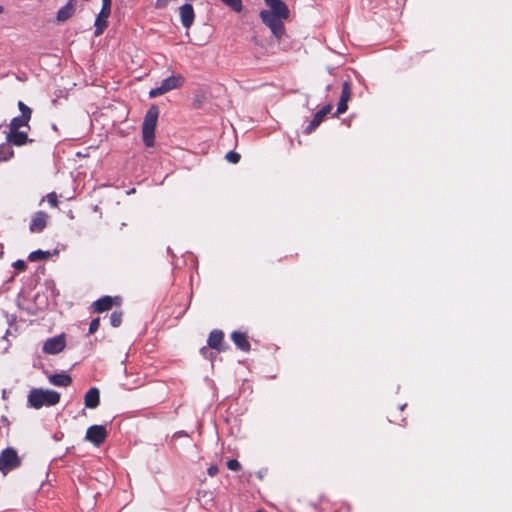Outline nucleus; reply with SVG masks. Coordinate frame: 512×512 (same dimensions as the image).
Wrapping results in <instances>:
<instances>
[{
  "label": "nucleus",
  "instance_id": "nucleus-23",
  "mask_svg": "<svg viewBox=\"0 0 512 512\" xmlns=\"http://www.w3.org/2000/svg\"><path fill=\"white\" fill-rule=\"evenodd\" d=\"M122 312L121 311H114L110 315V324L113 327H119L122 323Z\"/></svg>",
  "mask_w": 512,
  "mask_h": 512
},
{
  "label": "nucleus",
  "instance_id": "nucleus-5",
  "mask_svg": "<svg viewBox=\"0 0 512 512\" xmlns=\"http://www.w3.org/2000/svg\"><path fill=\"white\" fill-rule=\"evenodd\" d=\"M184 78L181 75H171L162 80L160 86L149 91L150 98H156L182 86Z\"/></svg>",
  "mask_w": 512,
  "mask_h": 512
},
{
  "label": "nucleus",
  "instance_id": "nucleus-3",
  "mask_svg": "<svg viewBox=\"0 0 512 512\" xmlns=\"http://www.w3.org/2000/svg\"><path fill=\"white\" fill-rule=\"evenodd\" d=\"M159 116V109L156 105H152L145 114L142 124L143 142L147 147L154 145L155 128Z\"/></svg>",
  "mask_w": 512,
  "mask_h": 512
},
{
  "label": "nucleus",
  "instance_id": "nucleus-37",
  "mask_svg": "<svg viewBox=\"0 0 512 512\" xmlns=\"http://www.w3.org/2000/svg\"><path fill=\"white\" fill-rule=\"evenodd\" d=\"M178 435L182 436V435H186V434L184 432H178V433L175 434V436H178Z\"/></svg>",
  "mask_w": 512,
  "mask_h": 512
},
{
  "label": "nucleus",
  "instance_id": "nucleus-11",
  "mask_svg": "<svg viewBox=\"0 0 512 512\" xmlns=\"http://www.w3.org/2000/svg\"><path fill=\"white\" fill-rule=\"evenodd\" d=\"M332 109L331 104H327L323 106L313 117V119L310 121V123L305 127L304 133L310 134L312 133L323 121L325 116L330 113Z\"/></svg>",
  "mask_w": 512,
  "mask_h": 512
},
{
  "label": "nucleus",
  "instance_id": "nucleus-28",
  "mask_svg": "<svg viewBox=\"0 0 512 512\" xmlns=\"http://www.w3.org/2000/svg\"><path fill=\"white\" fill-rule=\"evenodd\" d=\"M99 324H100V319L99 318H95L93 319L91 322H90V325H89V329H88V333L89 334H93L95 333L98 328H99Z\"/></svg>",
  "mask_w": 512,
  "mask_h": 512
},
{
  "label": "nucleus",
  "instance_id": "nucleus-1",
  "mask_svg": "<svg viewBox=\"0 0 512 512\" xmlns=\"http://www.w3.org/2000/svg\"><path fill=\"white\" fill-rule=\"evenodd\" d=\"M269 10H262L259 14L261 21L270 28L272 34L280 40L285 34L283 20L289 18L290 11L282 0H264Z\"/></svg>",
  "mask_w": 512,
  "mask_h": 512
},
{
  "label": "nucleus",
  "instance_id": "nucleus-7",
  "mask_svg": "<svg viewBox=\"0 0 512 512\" xmlns=\"http://www.w3.org/2000/svg\"><path fill=\"white\" fill-rule=\"evenodd\" d=\"M20 465L19 457L13 448H6L0 454V470H12Z\"/></svg>",
  "mask_w": 512,
  "mask_h": 512
},
{
  "label": "nucleus",
  "instance_id": "nucleus-9",
  "mask_svg": "<svg viewBox=\"0 0 512 512\" xmlns=\"http://www.w3.org/2000/svg\"><path fill=\"white\" fill-rule=\"evenodd\" d=\"M107 430L103 425H92L90 426L85 435V439L95 446H100L107 438Z\"/></svg>",
  "mask_w": 512,
  "mask_h": 512
},
{
  "label": "nucleus",
  "instance_id": "nucleus-27",
  "mask_svg": "<svg viewBox=\"0 0 512 512\" xmlns=\"http://www.w3.org/2000/svg\"><path fill=\"white\" fill-rule=\"evenodd\" d=\"M227 468L232 471H239L241 468V465L238 460L230 459L227 461Z\"/></svg>",
  "mask_w": 512,
  "mask_h": 512
},
{
  "label": "nucleus",
  "instance_id": "nucleus-6",
  "mask_svg": "<svg viewBox=\"0 0 512 512\" xmlns=\"http://www.w3.org/2000/svg\"><path fill=\"white\" fill-rule=\"evenodd\" d=\"M111 13V0H102V8L95 20V36H100L107 27V19Z\"/></svg>",
  "mask_w": 512,
  "mask_h": 512
},
{
  "label": "nucleus",
  "instance_id": "nucleus-38",
  "mask_svg": "<svg viewBox=\"0 0 512 512\" xmlns=\"http://www.w3.org/2000/svg\"><path fill=\"white\" fill-rule=\"evenodd\" d=\"M3 11H4V8H3V6H2V5H0V14H2V13H3Z\"/></svg>",
  "mask_w": 512,
  "mask_h": 512
},
{
  "label": "nucleus",
  "instance_id": "nucleus-32",
  "mask_svg": "<svg viewBox=\"0 0 512 512\" xmlns=\"http://www.w3.org/2000/svg\"><path fill=\"white\" fill-rule=\"evenodd\" d=\"M207 473L209 476L211 477H214L217 475L218 473V467L217 466H210L208 469H207Z\"/></svg>",
  "mask_w": 512,
  "mask_h": 512
},
{
  "label": "nucleus",
  "instance_id": "nucleus-26",
  "mask_svg": "<svg viewBox=\"0 0 512 512\" xmlns=\"http://www.w3.org/2000/svg\"><path fill=\"white\" fill-rule=\"evenodd\" d=\"M348 109V103L339 99L337 110L334 116H338L339 114L345 113Z\"/></svg>",
  "mask_w": 512,
  "mask_h": 512
},
{
  "label": "nucleus",
  "instance_id": "nucleus-17",
  "mask_svg": "<svg viewBox=\"0 0 512 512\" xmlns=\"http://www.w3.org/2000/svg\"><path fill=\"white\" fill-rule=\"evenodd\" d=\"M231 338L234 344L237 346V348L240 349L241 351L247 352L250 350V343L244 333L234 331L231 334Z\"/></svg>",
  "mask_w": 512,
  "mask_h": 512
},
{
  "label": "nucleus",
  "instance_id": "nucleus-2",
  "mask_svg": "<svg viewBox=\"0 0 512 512\" xmlns=\"http://www.w3.org/2000/svg\"><path fill=\"white\" fill-rule=\"evenodd\" d=\"M30 117L27 113L24 112V115H20L18 117H14L9 125V132L7 134V141L16 146H21L28 141V133L24 131H20L21 127H29L28 122Z\"/></svg>",
  "mask_w": 512,
  "mask_h": 512
},
{
  "label": "nucleus",
  "instance_id": "nucleus-21",
  "mask_svg": "<svg viewBox=\"0 0 512 512\" xmlns=\"http://www.w3.org/2000/svg\"><path fill=\"white\" fill-rule=\"evenodd\" d=\"M351 94H352L351 85H350V83L348 81H345L342 84V91H341L340 100L345 101V102L348 103V101L351 98Z\"/></svg>",
  "mask_w": 512,
  "mask_h": 512
},
{
  "label": "nucleus",
  "instance_id": "nucleus-22",
  "mask_svg": "<svg viewBox=\"0 0 512 512\" xmlns=\"http://www.w3.org/2000/svg\"><path fill=\"white\" fill-rule=\"evenodd\" d=\"M225 5L230 7L235 12H241L243 5L242 0H221Z\"/></svg>",
  "mask_w": 512,
  "mask_h": 512
},
{
  "label": "nucleus",
  "instance_id": "nucleus-14",
  "mask_svg": "<svg viewBox=\"0 0 512 512\" xmlns=\"http://www.w3.org/2000/svg\"><path fill=\"white\" fill-rule=\"evenodd\" d=\"M224 334L221 330H213L207 340V345L211 349L222 351V342Z\"/></svg>",
  "mask_w": 512,
  "mask_h": 512
},
{
  "label": "nucleus",
  "instance_id": "nucleus-34",
  "mask_svg": "<svg viewBox=\"0 0 512 512\" xmlns=\"http://www.w3.org/2000/svg\"><path fill=\"white\" fill-rule=\"evenodd\" d=\"M200 353L204 356V357H208V353H209V350L207 347H202L200 349Z\"/></svg>",
  "mask_w": 512,
  "mask_h": 512
},
{
  "label": "nucleus",
  "instance_id": "nucleus-15",
  "mask_svg": "<svg viewBox=\"0 0 512 512\" xmlns=\"http://www.w3.org/2000/svg\"><path fill=\"white\" fill-rule=\"evenodd\" d=\"M48 379L52 385L59 387H67L72 383L71 376L65 372L51 374L48 376Z\"/></svg>",
  "mask_w": 512,
  "mask_h": 512
},
{
  "label": "nucleus",
  "instance_id": "nucleus-10",
  "mask_svg": "<svg viewBox=\"0 0 512 512\" xmlns=\"http://www.w3.org/2000/svg\"><path fill=\"white\" fill-rule=\"evenodd\" d=\"M120 302L121 298L118 296H103L96 300L95 302H93V308L95 312L102 313L110 310L113 307V305H119Z\"/></svg>",
  "mask_w": 512,
  "mask_h": 512
},
{
  "label": "nucleus",
  "instance_id": "nucleus-25",
  "mask_svg": "<svg viewBox=\"0 0 512 512\" xmlns=\"http://www.w3.org/2000/svg\"><path fill=\"white\" fill-rule=\"evenodd\" d=\"M225 158L228 162H230L232 164H237L240 160V154L235 151H229L225 155Z\"/></svg>",
  "mask_w": 512,
  "mask_h": 512
},
{
  "label": "nucleus",
  "instance_id": "nucleus-16",
  "mask_svg": "<svg viewBox=\"0 0 512 512\" xmlns=\"http://www.w3.org/2000/svg\"><path fill=\"white\" fill-rule=\"evenodd\" d=\"M100 402V393L99 390L95 387L90 388L84 397V403L87 408L94 409L99 405Z\"/></svg>",
  "mask_w": 512,
  "mask_h": 512
},
{
  "label": "nucleus",
  "instance_id": "nucleus-4",
  "mask_svg": "<svg viewBox=\"0 0 512 512\" xmlns=\"http://www.w3.org/2000/svg\"><path fill=\"white\" fill-rule=\"evenodd\" d=\"M60 393L51 389L34 388V409L50 407L59 403Z\"/></svg>",
  "mask_w": 512,
  "mask_h": 512
},
{
  "label": "nucleus",
  "instance_id": "nucleus-29",
  "mask_svg": "<svg viewBox=\"0 0 512 512\" xmlns=\"http://www.w3.org/2000/svg\"><path fill=\"white\" fill-rule=\"evenodd\" d=\"M13 267L18 271H23L26 269L27 265L23 260H17L13 263Z\"/></svg>",
  "mask_w": 512,
  "mask_h": 512
},
{
  "label": "nucleus",
  "instance_id": "nucleus-13",
  "mask_svg": "<svg viewBox=\"0 0 512 512\" xmlns=\"http://www.w3.org/2000/svg\"><path fill=\"white\" fill-rule=\"evenodd\" d=\"M75 13V1L69 0L64 6H62L56 15L58 22H65Z\"/></svg>",
  "mask_w": 512,
  "mask_h": 512
},
{
  "label": "nucleus",
  "instance_id": "nucleus-19",
  "mask_svg": "<svg viewBox=\"0 0 512 512\" xmlns=\"http://www.w3.org/2000/svg\"><path fill=\"white\" fill-rule=\"evenodd\" d=\"M58 254H59V250L57 248L53 249L52 251H50V250L44 251L41 249L34 250V262L46 260V259H49L52 257H57Z\"/></svg>",
  "mask_w": 512,
  "mask_h": 512
},
{
  "label": "nucleus",
  "instance_id": "nucleus-24",
  "mask_svg": "<svg viewBox=\"0 0 512 512\" xmlns=\"http://www.w3.org/2000/svg\"><path fill=\"white\" fill-rule=\"evenodd\" d=\"M46 200L51 207H57L58 205V196L55 192L48 193L44 198H42V202Z\"/></svg>",
  "mask_w": 512,
  "mask_h": 512
},
{
  "label": "nucleus",
  "instance_id": "nucleus-31",
  "mask_svg": "<svg viewBox=\"0 0 512 512\" xmlns=\"http://www.w3.org/2000/svg\"><path fill=\"white\" fill-rule=\"evenodd\" d=\"M172 0H156L155 7L158 9L165 8Z\"/></svg>",
  "mask_w": 512,
  "mask_h": 512
},
{
  "label": "nucleus",
  "instance_id": "nucleus-36",
  "mask_svg": "<svg viewBox=\"0 0 512 512\" xmlns=\"http://www.w3.org/2000/svg\"><path fill=\"white\" fill-rule=\"evenodd\" d=\"M27 259H28L29 261H32V252L27 256Z\"/></svg>",
  "mask_w": 512,
  "mask_h": 512
},
{
  "label": "nucleus",
  "instance_id": "nucleus-20",
  "mask_svg": "<svg viewBox=\"0 0 512 512\" xmlns=\"http://www.w3.org/2000/svg\"><path fill=\"white\" fill-rule=\"evenodd\" d=\"M11 144L8 141L7 143L0 144V161H7L13 156Z\"/></svg>",
  "mask_w": 512,
  "mask_h": 512
},
{
  "label": "nucleus",
  "instance_id": "nucleus-12",
  "mask_svg": "<svg viewBox=\"0 0 512 512\" xmlns=\"http://www.w3.org/2000/svg\"><path fill=\"white\" fill-rule=\"evenodd\" d=\"M179 10L182 25L187 29L190 28L195 17L193 6L186 3L183 4Z\"/></svg>",
  "mask_w": 512,
  "mask_h": 512
},
{
  "label": "nucleus",
  "instance_id": "nucleus-33",
  "mask_svg": "<svg viewBox=\"0 0 512 512\" xmlns=\"http://www.w3.org/2000/svg\"><path fill=\"white\" fill-rule=\"evenodd\" d=\"M32 401H33V398H32V390H30L27 394V405L29 407H32Z\"/></svg>",
  "mask_w": 512,
  "mask_h": 512
},
{
  "label": "nucleus",
  "instance_id": "nucleus-30",
  "mask_svg": "<svg viewBox=\"0 0 512 512\" xmlns=\"http://www.w3.org/2000/svg\"><path fill=\"white\" fill-rule=\"evenodd\" d=\"M18 107L21 111V115H24V112L27 113L29 116H31V109L26 106L23 102L19 101Z\"/></svg>",
  "mask_w": 512,
  "mask_h": 512
},
{
  "label": "nucleus",
  "instance_id": "nucleus-18",
  "mask_svg": "<svg viewBox=\"0 0 512 512\" xmlns=\"http://www.w3.org/2000/svg\"><path fill=\"white\" fill-rule=\"evenodd\" d=\"M49 215L43 211L34 214V231L41 232L48 223Z\"/></svg>",
  "mask_w": 512,
  "mask_h": 512
},
{
  "label": "nucleus",
  "instance_id": "nucleus-40",
  "mask_svg": "<svg viewBox=\"0 0 512 512\" xmlns=\"http://www.w3.org/2000/svg\"><path fill=\"white\" fill-rule=\"evenodd\" d=\"M405 406H406V404L401 405V406H400V409H401V410H403Z\"/></svg>",
  "mask_w": 512,
  "mask_h": 512
},
{
  "label": "nucleus",
  "instance_id": "nucleus-35",
  "mask_svg": "<svg viewBox=\"0 0 512 512\" xmlns=\"http://www.w3.org/2000/svg\"><path fill=\"white\" fill-rule=\"evenodd\" d=\"M18 305H19V307H20V308H22V309H27V310H28V307H25V306H24V304H23V302H22L21 298H19Z\"/></svg>",
  "mask_w": 512,
  "mask_h": 512
},
{
  "label": "nucleus",
  "instance_id": "nucleus-8",
  "mask_svg": "<svg viewBox=\"0 0 512 512\" xmlns=\"http://www.w3.org/2000/svg\"><path fill=\"white\" fill-rule=\"evenodd\" d=\"M65 345H66L65 335L60 334V335H56L51 338H48L44 342L42 350L45 354L55 355V354L60 353L65 348Z\"/></svg>",
  "mask_w": 512,
  "mask_h": 512
},
{
  "label": "nucleus",
  "instance_id": "nucleus-39",
  "mask_svg": "<svg viewBox=\"0 0 512 512\" xmlns=\"http://www.w3.org/2000/svg\"><path fill=\"white\" fill-rule=\"evenodd\" d=\"M134 192H135V189L133 188V189H131V190L128 192V194H130V193H134Z\"/></svg>",
  "mask_w": 512,
  "mask_h": 512
}]
</instances>
